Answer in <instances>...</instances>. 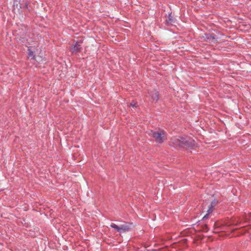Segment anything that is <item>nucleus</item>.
Here are the masks:
<instances>
[{
	"mask_svg": "<svg viewBox=\"0 0 251 251\" xmlns=\"http://www.w3.org/2000/svg\"><path fill=\"white\" fill-rule=\"evenodd\" d=\"M171 144L175 147H178L188 150H191L197 147L195 141L188 137H174L171 139Z\"/></svg>",
	"mask_w": 251,
	"mask_h": 251,
	"instance_id": "f257e3e1",
	"label": "nucleus"
},
{
	"mask_svg": "<svg viewBox=\"0 0 251 251\" xmlns=\"http://www.w3.org/2000/svg\"><path fill=\"white\" fill-rule=\"evenodd\" d=\"M151 135L154 139L156 142L162 143L166 139L165 133L163 130H160L157 132H152Z\"/></svg>",
	"mask_w": 251,
	"mask_h": 251,
	"instance_id": "f03ea898",
	"label": "nucleus"
},
{
	"mask_svg": "<svg viewBox=\"0 0 251 251\" xmlns=\"http://www.w3.org/2000/svg\"><path fill=\"white\" fill-rule=\"evenodd\" d=\"M150 95L151 97V99L153 101H156L158 100V92L154 90L150 93Z\"/></svg>",
	"mask_w": 251,
	"mask_h": 251,
	"instance_id": "7ed1b4c3",
	"label": "nucleus"
},
{
	"mask_svg": "<svg viewBox=\"0 0 251 251\" xmlns=\"http://www.w3.org/2000/svg\"><path fill=\"white\" fill-rule=\"evenodd\" d=\"M81 47L79 44L76 43L72 49L73 53H77L80 51Z\"/></svg>",
	"mask_w": 251,
	"mask_h": 251,
	"instance_id": "20e7f679",
	"label": "nucleus"
},
{
	"mask_svg": "<svg viewBox=\"0 0 251 251\" xmlns=\"http://www.w3.org/2000/svg\"><path fill=\"white\" fill-rule=\"evenodd\" d=\"M130 227L127 225H123L120 226V232H125L129 229Z\"/></svg>",
	"mask_w": 251,
	"mask_h": 251,
	"instance_id": "39448f33",
	"label": "nucleus"
},
{
	"mask_svg": "<svg viewBox=\"0 0 251 251\" xmlns=\"http://www.w3.org/2000/svg\"><path fill=\"white\" fill-rule=\"evenodd\" d=\"M110 226L116 229L117 231L120 232V226H118L116 224L112 223L110 225Z\"/></svg>",
	"mask_w": 251,
	"mask_h": 251,
	"instance_id": "423d86ee",
	"label": "nucleus"
},
{
	"mask_svg": "<svg viewBox=\"0 0 251 251\" xmlns=\"http://www.w3.org/2000/svg\"><path fill=\"white\" fill-rule=\"evenodd\" d=\"M130 105L131 106L133 107H136L137 106V103L135 101H132L130 103Z\"/></svg>",
	"mask_w": 251,
	"mask_h": 251,
	"instance_id": "0eeeda50",
	"label": "nucleus"
},
{
	"mask_svg": "<svg viewBox=\"0 0 251 251\" xmlns=\"http://www.w3.org/2000/svg\"><path fill=\"white\" fill-rule=\"evenodd\" d=\"M217 203H218L217 201H216L215 200L214 201H213L212 202L211 204V207L214 206L215 205L217 204Z\"/></svg>",
	"mask_w": 251,
	"mask_h": 251,
	"instance_id": "6e6552de",
	"label": "nucleus"
},
{
	"mask_svg": "<svg viewBox=\"0 0 251 251\" xmlns=\"http://www.w3.org/2000/svg\"><path fill=\"white\" fill-rule=\"evenodd\" d=\"M212 210L211 209V208H210L207 211L208 213L206 215H205L203 218H205L207 217V216L212 212Z\"/></svg>",
	"mask_w": 251,
	"mask_h": 251,
	"instance_id": "1a4fd4ad",
	"label": "nucleus"
},
{
	"mask_svg": "<svg viewBox=\"0 0 251 251\" xmlns=\"http://www.w3.org/2000/svg\"><path fill=\"white\" fill-rule=\"evenodd\" d=\"M28 51H29V55L32 56L33 55V53L29 49H28Z\"/></svg>",
	"mask_w": 251,
	"mask_h": 251,
	"instance_id": "9d476101",
	"label": "nucleus"
}]
</instances>
